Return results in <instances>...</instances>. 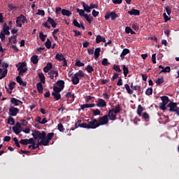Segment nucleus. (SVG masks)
<instances>
[{
    "instance_id": "nucleus-1",
    "label": "nucleus",
    "mask_w": 179,
    "mask_h": 179,
    "mask_svg": "<svg viewBox=\"0 0 179 179\" xmlns=\"http://www.w3.org/2000/svg\"><path fill=\"white\" fill-rule=\"evenodd\" d=\"M32 136H34V139H41L39 142H45V136H46V133L45 131H43L42 132H40V131L35 130L32 133Z\"/></svg>"
},
{
    "instance_id": "nucleus-2",
    "label": "nucleus",
    "mask_w": 179,
    "mask_h": 179,
    "mask_svg": "<svg viewBox=\"0 0 179 179\" xmlns=\"http://www.w3.org/2000/svg\"><path fill=\"white\" fill-rule=\"evenodd\" d=\"M178 104L176 102H170L167 106V108L170 113H176V115L179 116V107L178 106Z\"/></svg>"
},
{
    "instance_id": "nucleus-3",
    "label": "nucleus",
    "mask_w": 179,
    "mask_h": 179,
    "mask_svg": "<svg viewBox=\"0 0 179 179\" xmlns=\"http://www.w3.org/2000/svg\"><path fill=\"white\" fill-rule=\"evenodd\" d=\"M88 129H96V128H99V122L96 120V119L91 118L88 119Z\"/></svg>"
},
{
    "instance_id": "nucleus-4",
    "label": "nucleus",
    "mask_w": 179,
    "mask_h": 179,
    "mask_svg": "<svg viewBox=\"0 0 179 179\" xmlns=\"http://www.w3.org/2000/svg\"><path fill=\"white\" fill-rule=\"evenodd\" d=\"M48 23H50V24H51L52 27H53V29H55L57 27V22H55V20H54V19L51 18V17H48L47 21L43 24V26H44L45 27H46V29H51V26L50 24H48Z\"/></svg>"
},
{
    "instance_id": "nucleus-5",
    "label": "nucleus",
    "mask_w": 179,
    "mask_h": 179,
    "mask_svg": "<svg viewBox=\"0 0 179 179\" xmlns=\"http://www.w3.org/2000/svg\"><path fill=\"white\" fill-rule=\"evenodd\" d=\"M27 18H26V16H24L23 14L20 15L18 17H17L16 20V26L17 27H22V23L24 24V23H27Z\"/></svg>"
},
{
    "instance_id": "nucleus-6",
    "label": "nucleus",
    "mask_w": 179,
    "mask_h": 179,
    "mask_svg": "<svg viewBox=\"0 0 179 179\" xmlns=\"http://www.w3.org/2000/svg\"><path fill=\"white\" fill-rule=\"evenodd\" d=\"M9 67V64L8 63H3L2 69H0V80L3 79L8 75V68Z\"/></svg>"
},
{
    "instance_id": "nucleus-7",
    "label": "nucleus",
    "mask_w": 179,
    "mask_h": 179,
    "mask_svg": "<svg viewBox=\"0 0 179 179\" xmlns=\"http://www.w3.org/2000/svg\"><path fill=\"white\" fill-rule=\"evenodd\" d=\"M77 13L80 16H83L88 23H92V22H93V17L90 16V15H89L85 13V10L77 8Z\"/></svg>"
},
{
    "instance_id": "nucleus-8",
    "label": "nucleus",
    "mask_w": 179,
    "mask_h": 179,
    "mask_svg": "<svg viewBox=\"0 0 179 179\" xmlns=\"http://www.w3.org/2000/svg\"><path fill=\"white\" fill-rule=\"evenodd\" d=\"M48 78L51 79L52 80H57V78L59 76V74L58 73V70L57 69H53L50 70L48 73Z\"/></svg>"
},
{
    "instance_id": "nucleus-9",
    "label": "nucleus",
    "mask_w": 179,
    "mask_h": 179,
    "mask_svg": "<svg viewBox=\"0 0 179 179\" xmlns=\"http://www.w3.org/2000/svg\"><path fill=\"white\" fill-rule=\"evenodd\" d=\"M104 17L105 20H108V19L110 17V20L114 21L115 19H117V17H118V15L117 13H115V11H108Z\"/></svg>"
},
{
    "instance_id": "nucleus-10",
    "label": "nucleus",
    "mask_w": 179,
    "mask_h": 179,
    "mask_svg": "<svg viewBox=\"0 0 179 179\" xmlns=\"http://www.w3.org/2000/svg\"><path fill=\"white\" fill-rule=\"evenodd\" d=\"M10 29L9 26L5 22L3 25L2 31L0 32V38L1 41H3L5 40V33L8 31V30Z\"/></svg>"
},
{
    "instance_id": "nucleus-11",
    "label": "nucleus",
    "mask_w": 179,
    "mask_h": 179,
    "mask_svg": "<svg viewBox=\"0 0 179 179\" xmlns=\"http://www.w3.org/2000/svg\"><path fill=\"white\" fill-rule=\"evenodd\" d=\"M54 135H55L54 132L46 134L45 136V141L42 142L43 146H48V145H50V141L54 138Z\"/></svg>"
},
{
    "instance_id": "nucleus-12",
    "label": "nucleus",
    "mask_w": 179,
    "mask_h": 179,
    "mask_svg": "<svg viewBox=\"0 0 179 179\" xmlns=\"http://www.w3.org/2000/svg\"><path fill=\"white\" fill-rule=\"evenodd\" d=\"M97 121L99 127L101 125H107V124H108V115H105L102 117H100Z\"/></svg>"
},
{
    "instance_id": "nucleus-13",
    "label": "nucleus",
    "mask_w": 179,
    "mask_h": 179,
    "mask_svg": "<svg viewBox=\"0 0 179 179\" xmlns=\"http://www.w3.org/2000/svg\"><path fill=\"white\" fill-rule=\"evenodd\" d=\"M8 114L10 117H16L19 114V108L11 106L9 108Z\"/></svg>"
},
{
    "instance_id": "nucleus-14",
    "label": "nucleus",
    "mask_w": 179,
    "mask_h": 179,
    "mask_svg": "<svg viewBox=\"0 0 179 179\" xmlns=\"http://www.w3.org/2000/svg\"><path fill=\"white\" fill-rule=\"evenodd\" d=\"M40 146H43V144L42 142H40L39 139H38V143H34V144L29 145V149H31V150H36V149H38Z\"/></svg>"
},
{
    "instance_id": "nucleus-15",
    "label": "nucleus",
    "mask_w": 179,
    "mask_h": 179,
    "mask_svg": "<svg viewBox=\"0 0 179 179\" xmlns=\"http://www.w3.org/2000/svg\"><path fill=\"white\" fill-rule=\"evenodd\" d=\"M96 107H100L101 108L107 106V102H106L103 99H98V101H96Z\"/></svg>"
},
{
    "instance_id": "nucleus-16",
    "label": "nucleus",
    "mask_w": 179,
    "mask_h": 179,
    "mask_svg": "<svg viewBox=\"0 0 179 179\" xmlns=\"http://www.w3.org/2000/svg\"><path fill=\"white\" fill-rule=\"evenodd\" d=\"M106 115H108V118L109 117L110 121H115L117 120V115H115L114 110H110Z\"/></svg>"
},
{
    "instance_id": "nucleus-17",
    "label": "nucleus",
    "mask_w": 179,
    "mask_h": 179,
    "mask_svg": "<svg viewBox=\"0 0 179 179\" xmlns=\"http://www.w3.org/2000/svg\"><path fill=\"white\" fill-rule=\"evenodd\" d=\"M16 81L17 82V83H19V85H20V86H23L24 87H26V86H27V82H24V80L20 76L16 77Z\"/></svg>"
},
{
    "instance_id": "nucleus-18",
    "label": "nucleus",
    "mask_w": 179,
    "mask_h": 179,
    "mask_svg": "<svg viewBox=\"0 0 179 179\" xmlns=\"http://www.w3.org/2000/svg\"><path fill=\"white\" fill-rule=\"evenodd\" d=\"M128 13L131 16H139V15H141V11L139 10L132 9L128 11Z\"/></svg>"
},
{
    "instance_id": "nucleus-19",
    "label": "nucleus",
    "mask_w": 179,
    "mask_h": 179,
    "mask_svg": "<svg viewBox=\"0 0 179 179\" xmlns=\"http://www.w3.org/2000/svg\"><path fill=\"white\" fill-rule=\"evenodd\" d=\"M36 89H37L38 92L39 93V94H43V90H44V87H43V83H38L36 84Z\"/></svg>"
},
{
    "instance_id": "nucleus-20",
    "label": "nucleus",
    "mask_w": 179,
    "mask_h": 179,
    "mask_svg": "<svg viewBox=\"0 0 179 179\" xmlns=\"http://www.w3.org/2000/svg\"><path fill=\"white\" fill-rule=\"evenodd\" d=\"M93 107H96V104L94 103H86V104H83L80 106L81 110H84L85 108H92Z\"/></svg>"
},
{
    "instance_id": "nucleus-21",
    "label": "nucleus",
    "mask_w": 179,
    "mask_h": 179,
    "mask_svg": "<svg viewBox=\"0 0 179 179\" xmlns=\"http://www.w3.org/2000/svg\"><path fill=\"white\" fill-rule=\"evenodd\" d=\"M96 44H99V43H106V38L101 36V35L96 36Z\"/></svg>"
},
{
    "instance_id": "nucleus-22",
    "label": "nucleus",
    "mask_w": 179,
    "mask_h": 179,
    "mask_svg": "<svg viewBox=\"0 0 179 179\" xmlns=\"http://www.w3.org/2000/svg\"><path fill=\"white\" fill-rule=\"evenodd\" d=\"M31 62H32L34 65H37V64H38V56L36 55H34L31 57Z\"/></svg>"
},
{
    "instance_id": "nucleus-23",
    "label": "nucleus",
    "mask_w": 179,
    "mask_h": 179,
    "mask_svg": "<svg viewBox=\"0 0 179 179\" xmlns=\"http://www.w3.org/2000/svg\"><path fill=\"white\" fill-rule=\"evenodd\" d=\"M50 69H52V64L48 63L46 66H45L43 68V72H45V73H47L50 72Z\"/></svg>"
},
{
    "instance_id": "nucleus-24",
    "label": "nucleus",
    "mask_w": 179,
    "mask_h": 179,
    "mask_svg": "<svg viewBox=\"0 0 179 179\" xmlns=\"http://www.w3.org/2000/svg\"><path fill=\"white\" fill-rule=\"evenodd\" d=\"M82 4H83V8L84 9V11L87 12V13H90V12H91L90 6H89V5L86 4V3H85L84 1L82 2Z\"/></svg>"
},
{
    "instance_id": "nucleus-25",
    "label": "nucleus",
    "mask_w": 179,
    "mask_h": 179,
    "mask_svg": "<svg viewBox=\"0 0 179 179\" xmlns=\"http://www.w3.org/2000/svg\"><path fill=\"white\" fill-rule=\"evenodd\" d=\"M38 76L41 80V82H39V83H45V76H44L43 73H39L38 74Z\"/></svg>"
},
{
    "instance_id": "nucleus-26",
    "label": "nucleus",
    "mask_w": 179,
    "mask_h": 179,
    "mask_svg": "<svg viewBox=\"0 0 179 179\" xmlns=\"http://www.w3.org/2000/svg\"><path fill=\"white\" fill-rule=\"evenodd\" d=\"M62 15H63V16H67L68 17H69V16L72 15V12H71L69 10L62 9Z\"/></svg>"
},
{
    "instance_id": "nucleus-27",
    "label": "nucleus",
    "mask_w": 179,
    "mask_h": 179,
    "mask_svg": "<svg viewBox=\"0 0 179 179\" xmlns=\"http://www.w3.org/2000/svg\"><path fill=\"white\" fill-rule=\"evenodd\" d=\"M71 81L73 85H78L79 83V77L74 74V76L71 78Z\"/></svg>"
},
{
    "instance_id": "nucleus-28",
    "label": "nucleus",
    "mask_w": 179,
    "mask_h": 179,
    "mask_svg": "<svg viewBox=\"0 0 179 179\" xmlns=\"http://www.w3.org/2000/svg\"><path fill=\"white\" fill-rule=\"evenodd\" d=\"M56 85L59 86V87H61L62 90H64V87H65V81L59 80L57 81Z\"/></svg>"
},
{
    "instance_id": "nucleus-29",
    "label": "nucleus",
    "mask_w": 179,
    "mask_h": 179,
    "mask_svg": "<svg viewBox=\"0 0 179 179\" xmlns=\"http://www.w3.org/2000/svg\"><path fill=\"white\" fill-rule=\"evenodd\" d=\"M100 51H101V49L100 48H97L95 49V51L94 52L95 59H97L99 57H100Z\"/></svg>"
},
{
    "instance_id": "nucleus-30",
    "label": "nucleus",
    "mask_w": 179,
    "mask_h": 179,
    "mask_svg": "<svg viewBox=\"0 0 179 179\" xmlns=\"http://www.w3.org/2000/svg\"><path fill=\"white\" fill-rule=\"evenodd\" d=\"M124 88L126 89V90L129 94H134V90L131 89V87H129V85L124 84Z\"/></svg>"
},
{
    "instance_id": "nucleus-31",
    "label": "nucleus",
    "mask_w": 179,
    "mask_h": 179,
    "mask_svg": "<svg viewBox=\"0 0 179 179\" xmlns=\"http://www.w3.org/2000/svg\"><path fill=\"white\" fill-rule=\"evenodd\" d=\"M143 111V107L142 105H138L137 108V114L139 117H142V113Z\"/></svg>"
},
{
    "instance_id": "nucleus-32",
    "label": "nucleus",
    "mask_w": 179,
    "mask_h": 179,
    "mask_svg": "<svg viewBox=\"0 0 179 179\" xmlns=\"http://www.w3.org/2000/svg\"><path fill=\"white\" fill-rule=\"evenodd\" d=\"M127 54H129V49L128 48H124L121 55H120V57L121 58H124L125 57V55H127Z\"/></svg>"
},
{
    "instance_id": "nucleus-33",
    "label": "nucleus",
    "mask_w": 179,
    "mask_h": 179,
    "mask_svg": "<svg viewBox=\"0 0 179 179\" xmlns=\"http://www.w3.org/2000/svg\"><path fill=\"white\" fill-rule=\"evenodd\" d=\"M55 59L57 61H64V59H65V57H64L63 54H57L55 56Z\"/></svg>"
},
{
    "instance_id": "nucleus-34",
    "label": "nucleus",
    "mask_w": 179,
    "mask_h": 179,
    "mask_svg": "<svg viewBox=\"0 0 179 179\" xmlns=\"http://www.w3.org/2000/svg\"><path fill=\"white\" fill-rule=\"evenodd\" d=\"M115 114H119L121 112V106L120 104L116 105L115 108H112Z\"/></svg>"
},
{
    "instance_id": "nucleus-35",
    "label": "nucleus",
    "mask_w": 179,
    "mask_h": 179,
    "mask_svg": "<svg viewBox=\"0 0 179 179\" xmlns=\"http://www.w3.org/2000/svg\"><path fill=\"white\" fill-rule=\"evenodd\" d=\"M52 96H53L54 99L57 101L61 99V94H59V92H52Z\"/></svg>"
},
{
    "instance_id": "nucleus-36",
    "label": "nucleus",
    "mask_w": 179,
    "mask_h": 179,
    "mask_svg": "<svg viewBox=\"0 0 179 179\" xmlns=\"http://www.w3.org/2000/svg\"><path fill=\"white\" fill-rule=\"evenodd\" d=\"M10 101L12 104H15V106H19V103H22V101L18 100L15 98H11Z\"/></svg>"
},
{
    "instance_id": "nucleus-37",
    "label": "nucleus",
    "mask_w": 179,
    "mask_h": 179,
    "mask_svg": "<svg viewBox=\"0 0 179 179\" xmlns=\"http://www.w3.org/2000/svg\"><path fill=\"white\" fill-rule=\"evenodd\" d=\"M66 99H72V101L75 100V94H72L71 92H69L66 94Z\"/></svg>"
},
{
    "instance_id": "nucleus-38",
    "label": "nucleus",
    "mask_w": 179,
    "mask_h": 179,
    "mask_svg": "<svg viewBox=\"0 0 179 179\" xmlns=\"http://www.w3.org/2000/svg\"><path fill=\"white\" fill-rule=\"evenodd\" d=\"M160 99H161V100L162 101V103L168 104V103H169V96H161Z\"/></svg>"
},
{
    "instance_id": "nucleus-39",
    "label": "nucleus",
    "mask_w": 179,
    "mask_h": 179,
    "mask_svg": "<svg viewBox=\"0 0 179 179\" xmlns=\"http://www.w3.org/2000/svg\"><path fill=\"white\" fill-rule=\"evenodd\" d=\"M122 67H123V73H124V76L125 77L128 76V73H129V70L128 69L127 66H125V64H124L122 66Z\"/></svg>"
},
{
    "instance_id": "nucleus-40",
    "label": "nucleus",
    "mask_w": 179,
    "mask_h": 179,
    "mask_svg": "<svg viewBox=\"0 0 179 179\" xmlns=\"http://www.w3.org/2000/svg\"><path fill=\"white\" fill-rule=\"evenodd\" d=\"M57 129L59 131V132H65V128L64 127L62 123H59L57 124Z\"/></svg>"
},
{
    "instance_id": "nucleus-41",
    "label": "nucleus",
    "mask_w": 179,
    "mask_h": 179,
    "mask_svg": "<svg viewBox=\"0 0 179 179\" xmlns=\"http://www.w3.org/2000/svg\"><path fill=\"white\" fill-rule=\"evenodd\" d=\"M85 71L88 72V73H92V72H94V69H93V66H92L90 64H89L86 68Z\"/></svg>"
},
{
    "instance_id": "nucleus-42",
    "label": "nucleus",
    "mask_w": 179,
    "mask_h": 179,
    "mask_svg": "<svg viewBox=\"0 0 179 179\" xmlns=\"http://www.w3.org/2000/svg\"><path fill=\"white\" fill-rule=\"evenodd\" d=\"M143 120H145V121H146L147 122H149V114L148 113H144L142 115H141Z\"/></svg>"
},
{
    "instance_id": "nucleus-43",
    "label": "nucleus",
    "mask_w": 179,
    "mask_h": 179,
    "mask_svg": "<svg viewBox=\"0 0 179 179\" xmlns=\"http://www.w3.org/2000/svg\"><path fill=\"white\" fill-rule=\"evenodd\" d=\"M113 69H114V71H115V72H118L119 73H121V67H120V65H117V64H114Z\"/></svg>"
},
{
    "instance_id": "nucleus-44",
    "label": "nucleus",
    "mask_w": 179,
    "mask_h": 179,
    "mask_svg": "<svg viewBox=\"0 0 179 179\" xmlns=\"http://www.w3.org/2000/svg\"><path fill=\"white\" fill-rule=\"evenodd\" d=\"M75 75L78 78H85V73H83V71L82 70H80L78 72L76 73Z\"/></svg>"
},
{
    "instance_id": "nucleus-45",
    "label": "nucleus",
    "mask_w": 179,
    "mask_h": 179,
    "mask_svg": "<svg viewBox=\"0 0 179 179\" xmlns=\"http://www.w3.org/2000/svg\"><path fill=\"white\" fill-rule=\"evenodd\" d=\"M53 93H59L60 92H62V88L60 87H57V86H54L53 87Z\"/></svg>"
},
{
    "instance_id": "nucleus-46",
    "label": "nucleus",
    "mask_w": 179,
    "mask_h": 179,
    "mask_svg": "<svg viewBox=\"0 0 179 179\" xmlns=\"http://www.w3.org/2000/svg\"><path fill=\"white\" fill-rule=\"evenodd\" d=\"M19 71L20 76H23V73H26L27 72V68L24 67V69H17Z\"/></svg>"
},
{
    "instance_id": "nucleus-47",
    "label": "nucleus",
    "mask_w": 179,
    "mask_h": 179,
    "mask_svg": "<svg viewBox=\"0 0 179 179\" xmlns=\"http://www.w3.org/2000/svg\"><path fill=\"white\" fill-rule=\"evenodd\" d=\"M170 71H171V68L170 66H166V68H164L159 73H162V72H164V73H167L169 72H170Z\"/></svg>"
},
{
    "instance_id": "nucleus-48",
    "label": "nucleus",
    "mask_w": 179,
    "mask_h": 179,
    "mask_svg": "<svg viewBox=\"0 0 179 179\" xmlns=\"http://www.w3.org/2000/svg\"><path fill=\"white\" fill-rule=\"evenodd\" d=\"M45 46L46 47V48H48V50H50V48H51V41L48 38L46 42L45 43Z\"/></svg>"
},
{
    "instance_id": "nucleus-49",
    "label": "nucleus",
    "mask_w": 179,
    "mask_h": 179,
    "mask_svg": "<svg viewBox=\"0 0 179 179\" xmlns=\"http://www.w3.org/2000/svg\"><path fill=\"white\" fill-rule=\"evenodd\" d=\"M47 35H44L43 32L39 33V38H41V41H45Z\"/></svg>"
},
{
    "instance_id": "nucleus-50",
    "label": "nucleus",
    "mask_w": 179,
    "mask_h": 179,
    "mask_svg": "<svg viewBox=\"0 0 179 179\" xmlns=\"http://www.w3.org/2000/svg\"><path fill=\"white\" fill-rule=\"evenodd\" d=\"M78 127H80V128H86L87 129H89V124L87 123H81L78 124Z\"/></svg>"
},
{
    "instance_id": "nucleus-51",
    "label": "nucleus",
    "mask_w": 179,
    "mask_h": 179,
    "mask_svg": "<svg viewBox=\"0 0 179 179\" xmlns=\"http://www.w3.org/2000/svg\"><path fill=\"white\" fill-rule=\"evenodd\" d=\"M166 106H167L166 103H159V108L163 111H166V110H167V107H166Z\"/></svg>"
},
{
    "instance_id": "nucleus-52",
    "label": "nucleus",
    "mask_w": 179,
    "mask_h": 179,
    "mask_svg": "<svg viewBox=\"0 0 179 179\" xmlns=\"http://www.w3.org/2000/svg\"><path fill=\"white\" fill-rule=\"evenodd\" d=\"M8 124H9L10 125H15V119L12 117H10L8 119Z\"/></svg>"
},
{
    "instance_id": "nucleus-53",
    "label": "nucleus",
    "mask_w": 179,
    "mask_h": 179,
    "mask_svg": "<svg viewBox=\"0 0 179 179\" xmlns=\"http://www.w3.org/2000/svg\"><path fill=\"white\" fill-rule=\"evenodd\" d=\"M92 114L95 116L100 115L101 114V111H100V110L99 109H96V110L92 109Z\"/></svg>"
},
{
    "instance_id": "nucleus-54",
    "label": "nucleus",
    "mask_w": 179,
    "mask_h": 179,
    "mask_svg": "<svg viewBox=\"0 0 179 179\" xmlns=\"http://www.w3.org/2000/svg\"><path fill=\"white\" fill-rule=\"evenodd\" d=\"M152 93H153V89L152 87L148 88L145 91V94L147 96H150V94H152Z\"/></svg>"
},
{
    "instance_id": "nucleus-55",
    "label": "nucleus",
    "mask_w": 179,
    "mask_h": 179,
    "mask_svg": "<svg viewBox=\"0 0 179 179\" xmlns=\"http://www.w3.org/2000/svg\"><path fill=\"white\" fill-rule=\"evenodd\" d=\"M166 9V12L167 13V15H169V16H170L171 15V7L169 6H166L165 7Z\"/></svg>"
},
{
    "instance_id": "nucleus-56",
    "label": "nucleus",
    "mask_w": 179,
    "mask_h": 179,
    "mask_svg": "<svg viewBox=\"0 0 179 179\" xmlns=\"http://www.w3.org/2000/svg\"><path fill=\"white\" fill-rule=\"evenodd\" d=\"M73 24L75 26V27H78V29H80V24L76 20V19H74L73 20Z\"/></svg>"
},
{
    "instance_id": "nucleus-57",
    "label": "nucleus",
    "mask_w": 179,
    "mask_h": 179,
    "mask_svg": "<svg viewBox=\"0 0 179 179\" xmlns=\"http://www.w3.org/2000/svg\"><path fill=\"white\" fill-rule=\"evenodd\" d=\"M15 85H16V83H15L14 81L10 82V83L8 85V87H9L10 90H12L13 89H15Z\"/></svg>"
},
{
    "instance_id": "nucleus-58",
    "label": "nucleus",
    "mask_w": 179,
    "mask_h": 179,
    "mask_svg": "<svg viewBox=\"0 0 179 179\" xmlns=\"http://www.w3.org/2000/svg\"><path fill=\"white\" fill-rule=\"evenodd\" d=\"M20 143H21V145H29V141L28 139H21Z\"/></svg>"
},
{
    "instance_id": "nucleus-59",
    "label": "nucleus",
    "mask_w": 179,
    "mask_h": 179,
    "mask_svg": "<svg viewBox=\"0 0 179 179\" xmlns=\"http://www.w3.org/2000/svg\"><path fill=\"white\" fill-rule=\"evenodd\" d=\"M13 142L17 148H20V143H19V140H17V138L15 137L13 138Z\"/></svg>"
},
{
    "instance_id": "nucleus-60",
    "label": "nucleus",
    "mask_w": 179,
    "mask_h": 179,
    "mask_svg": "<svg viewBox=\"0 0 179 179\" xmlns=\"http://www.w3.org/2000/svg\"><path fill=\"white\" fill-rule=\"evenodd\" d=\"M13 132H15V134L16 135H19V134H20V132H22V130L20 129H17L16 127H13Z\"/></svg>"
},
{
    "instance_id": "nucleus-61",
    "label": "nucleus",
    "mask_w": 179,
    "mask_h": 179,
    "mask_svg": "<svg viewBox=\"0 0 179 179\" xmlns=\"http://www.w3.org/2000/svg\"><path fill=\"white\" fill-rule=\"evenodd\" d=\"M101 64L103 65V66H108V65L110 64L108 63V59H103L101 62Z\"/></svg>"
},
{
    "instance_id": "nucleus-62",
    "label": "nucleus",
    "mask_w": 179,
    "mask_h": 179,
    "mask_svg": "<svg viewBox=\"0 0 179 179\" xmlns=\"http://www.w3.org/2000/svg\"><path fill=\"white\" fill-rule=\"evenodd\" d=\"M20 64V66L19 67L17 68V69H24L26 68V62H23L22 63H19Z\"/></svg>"
},
{
    "instance_id": "nucleus-63",
    "label": "nucleus",
    "mask_w": 179,
    "mask_h": 179,
    "mask_svg": "<svg viewBox=\"0 0 179 179\" xmlns=\"http://www.w3.org/2000/svg\"><path fill=\"white\" fill-rule=\"evenodd\" d=\"M76 66H79V67L85 66V64H84V63H82L80 62V60H78V61L76 62Z\"/></svg>"
},
{
    "instance_id": "nucleus-64",
    "label": "nucleus",
    "mask_w": 179,
    "mask_h": 179,
    "mask_svg": "<svg viewBox=\"0 0 179 179\" xmlns=\"http://www.w3.org/2000/svg\"><path fill=\"white\" fill-rule=\"evenodd\" d=\"M101 82V85H106V83H108V82H110V79H101L100 80Z\"/></svg>"
}]
</instances>
